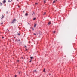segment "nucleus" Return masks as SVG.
Segmentation results:
<instances>
[{
  "label": "nucleus",
  "instance_id": "f257e3e1",
  "mask_svg": "<svg viewBox=\"0 0 77 77\" xmlns=\"http://www.w3.org/2000/svg\"><path fill=\"white\" fill-rule=\"evenodd\" d=\"M17 21L16 20V19H14V20H13V21H12V22L11 23V24H13L14 23H15V21Z\"/></svg>",
  "mask_w": 77,
  "mask_h": 77
},
{
  "label": "nucleus",
  "instance_id": "f03ea898",
  "mask_svg": "<svg viewBox=\"0 0 77 77\" xmlns=\"http://www.w3.org/2000/svg\"><path fill=\"white\" fill-rule=\"evenodd\" d=\"M6 0H4L3 1V3H6Z\"/></svg>",
  "mask_w": 77,
  "mask_h": 77
},
{
  "label": "nucleus",
  "instance_id": "7ed1b4c3",
  "mask_svg": "<svg viewBox=\"0 0 77 77\" xmlns=\"http://www.w3.org/2000/svg\"><path fill=\"white\" fill-rule=\"evenodd\" d=\"M4 17V16H3V15H2V16L1 19H2V18H3Z\"/></svg>",
  "mask_w": 77,
  "mask_h": 77
},
{
  "label": "nucleus",
  "instance_id": "20e7f679",
  "mask_svg": "<svg viewBox=\"0 0 77 77\" xmlns=\"http://www.w3.org/2000/svg\"><path fill=\"white\" fill-rule=\"evenodd\" d=\"M0 6H2L3 5V4H2V3L0 2Z\"/></svg>",
  "mask_w": 77,
  "mask_h": 77
},
{
  "label": "nucleus",
  "instance_id": "39448f33",
  "mask_svg": "<svg viewBox=\"0 0 77 77\" xmlns=\"http://www.w3.org/2000/svg\"><path fill=\"white\" fill-rule=\"evenodd\" d=\"M48 24H49V25H50V24H51V22H49L48 23Z\"/></svg>",
  "mask_w": 77,
  "mask_h": 77
},
{
  "label": "nucleus",
  "instance_id": "423d86ee",
  "mask_svg": "<svg viewBox=\"0 0 77 77\" xmlns=\"http://www.w3.org/2000/svg\"><path fill=\"white\" fill-rule=\"evenodd\" d=\"M34 27H36V24H35L34 25Z\"/></svg>",
  "mask_w": 77,
  "mask_h": 77
},
{
  "label": "nucleus",
  "instance_id": "0eeeda50",
  "mask_svg": "<svg viewBox=\"0 0 77 77\" xmlns=\"http://www.w3.org/2000/svg\"><path fill=\"white\" fill-rule=\"evenodd\" d=\"M25 15H26V16H27V15H28V14L26 13Z\"/></svg>",
  "mask_w": 77,
  "mask_h": 77
},
{
  "label": "nucleus",
  "instance_id": "6e6552de",
  "mask_svg": "<svg viewBox=\"0 0 77 77\" xmlns=\"http://www.w3.org/2000/svg\"><path fill=\"white\" fill-rule=\"evenodd\" d=\"M33 58V57H30V59H32Z\"/></svg>",
  "mask_w": 77,
  "mask_h": 77
},
{
  "label": "nucleus",
  "instance_id": "1a4fd4ad",
  "mask_svg": "<svg viewBox=\"0 0 77 77\" xmlns=\"http://www.w3.org/2000/svg\"><path fill=\"white\" fill-rule=\"evenodd\" d=\"M44 3H46V1L45 0L44 1Z\"/></svg>",
  "mask_w": 77,
  "mask_h": 77
},
{
  "label": "nucleus",
  "instance_id": "9d476101",
  "mask_svg": "<svg viewBox=\"0 0 77 77\" xmlns=\"http://www.w3.org/2000/svg\"><path fill=\"white\" fill-rule=\"evenodd\" d=\"M34 72H36V70H34Z\"/></svg>",
  "mask_w": 77,
  "mask_h": 77
},
{
  "label": "nucleus",
  "instance_id": "9b49d317",
  "mask_svg": "<svg viewBox=\"0 0 77 77\" xmlns=\"http://www.w3.org/2000/svg\"><path fill=\"white\" fill-rule=\"evenodd\" d=\"M45 69H44L43 71V72H45Z\"/></svg>",
  "mask_w": 77,
  "mask_h": 77
},
{
  "label": "nucleus",
  "instance_id": "f8f14e48",
  "mask_svg": "<svg viewBox=\"0 0 77 77\" xmlns=\"http://www.w3.org/2000/svg\"><path fill=\"white\" fill-rule=\"evenodd\" d=\"M33 20H36V18H34L33 19Z\"/></svg>",
  "mask_w": 77,
  "mask_h": 77
},
{
  "label": "nucleus",
  "instance_id": "ddd939ff",
  "mask_svg": "<svg viewBox=\"0 0 77 77\" xmlns=\"http://www.w3.org/2000/svg\"><path fill=\"white\" fill-rule=\"evenodd\" d=\"M46 14V12H45L44 13V14H43V15H45Z\"/></svg>",
  "mask_w": 77,
  "mask_h": 77
},
{
  "label": "nucleus",
  "instance_id": "4468645a",
  "mask_svg": "<svg viewBox=\"0 0 77 77\" xmlns=\"http://www.w3.org/2000/svg\"><path fill=\"white\" fill-rule=\"evenodd\" d=\"M53 3H55V1H54L53 2Z\"/></svg>",
  "mask_w": 77,
  "mask_h": 77
},
{
  "label": "nucleus",
  "instance_id": "2eb2a0df",
  "mask_svg": "<svg viewBox=\"0 0 77 77\" xmlns=\"http://www.w3.org/2000/svg\"><path fill=\"white\" fill-rule=\"evenodd\" d=\"M18 36H20V33H18Z\"/></svg>",
  "mask_w": 77,
  "mask_h": 77
},
{
  "label": "nucleus",
  "instance_id": "dca6fc26",
  "mask_svg": "<svg viewBox=\"0 0 77 77\" xmlns=\"http://www.w3.org/2000/svg\"><path fill=\"white\" fill-rule=\"evenodd\" d=\"M35 5H38V3H35Z\"/></svg>",
  "mask_w": 77,
  "mask_h": 77
},
{
  "label": "nucleus",
  "instance_id": "f3484780",
  "mask_svg": "<svg viewBox=\"0 0 77 77\" xmlns=\"http://www.w3.org/2000/svg\"><path fill=\"white\" fill-rule=\"evenodd\" d=\"M11 1H11H11H10V0H8V2H11Z\"/></svg>",
  "mask_w": 77,
  "mask_h": 77
},
{
  "label": "nucleus",
  "instance_id": "a211bd4d",
  "mask_svg": "<svg viewBox=\"0 0 77 77\" xmlns=\"http://www.w3.org/2000/svg\"><path fill=\"white\" fill-rule=\"evenodd\" d=\"M8 13H9V12L8 11L7 12V14H8Z\"/></svg>",
  "mask_w": 77,
  "mask_h": 77
},
{
  "label": "nucleus",
  "instance_id": "6ab92c4d",
  "mask_svg": "<svg viewBox=\"0 0 77 77\" xmlns=\"http://www.w3.org/2000/svg\"><path fill=\"white\" fill-rule=\"evenodd\" d=\"M33 14H32V15H33V14H35V13L34 12H33Z\"/></svg>",
  "mask_w": 77,
  "mask_h": 77
},
{
  "label": "nucleus",
  "instance_id": "aec40b11",
  "mask_svg": "<svg viewBox=\"0 0 77 77\" xmlns=\"http://www.w3.org/2000/svg\"><path fill=\"white\" fill-rule=\"evenodd\" d=\"M32 30H34V28H32Z\"/></svg>",
  "mask_w": 77,
  "mask_h": 77
},
{
  "label": "nucleus",
  "instance_id": "412c9836",
  "mask_svg": "<svg viewBox=\"0 0 77 77\" xmlns=\"http://www.w3.org/2000/svg\"><path fill=\"white\" fill-rule=\"evenodd\" d=\"M3 24V23L2 22V23H1V24Z\"/></svg>",
  "mask_w": 77,
  "mask_h": 77
},
{
  "label": "nucleus",
  "instance_id": "4be33fe9",
  "mask_svg": "<svg viewBox=\"0 0 77 77\" xmlns=\"http://www.w3.org/2000/svg\"><path fill=\"white\" fill-rule=\"evenodd\" d=\"M34 35H36V34L35 33H34Z\"/></svg>",
  "mask_w": 77,
  "mask_h": 77
},
{
  "label": "nucleus",
  "instance_id": "5701e85b",
  "mask_svg": "<svg viewBox=\"0 0 77 77\" xmlns=\"http://www.w3.org/2000/svg\"><path fill=\"white\" fill-rule=\"evenodd\" d=\"M53 32H54V33H55L56 31H54Z\"/></svg>",
  "mask_w": 77,
  "mask_h": 77
},
{
  "label": "nucleus",
  "instance_id": "b1692460",
  "mask_svg": "<svg viewBox=\"0 0 77 77\" xmlns=\"http://www.w3.org/2000/svg\"><path fill=\"white\" fill-rule=\"evenodd\" d=\"M32 62V60H31L29 61V62Z\"/></svg>",
  "mask_w": 77,
  "mask_h": 77
},
{
  "label": "nucleus",
  "instance_id": "393cba45",
  "mask_svg": "<svg viewBox=\"0 0 77 77\" xmlns=\"http://www.w3.org/2000/svg\"><path fill=\"white\" fill-rule=\"evenodd\" d=\"M17 41H20V40H17Z\"/></svg>",
  "mask_w": 77,
  "mask_h": 77
},
{
  "label": "nucleus",
  "instance_id": "a878e982",
  "mask_svg": "<svg viewBox=\"0 0 77 77\" xmlns=\"http://www.w3.org/2000/svg\"><path fill=\"white\" fill-rule=\"evenodd\" d=\"M21 58H22V59H23V57H21Z\"/></svg>",
  "mask_w": 77,
  "mask_h": 77
},
{
  "label": "nucleus",
  "instance_id": "bb28decb",
  "mask_svg": "<svg viewBox=\"0 0 77 77\" xmlns=\"http://www.w3.org/2000/svg\"><path fill=\"white\" fill-rule=\"evenodd\" d=\"M2 39H3V38H4V37H2Z\"/></svg>",
  "mask_w": 77,
  "mask_h": 77
},
{
  "label": "nucleus",
  "instance_id": "cd10ccee",
  "mask_svg": "<svg viewBox=\"0 0 77 77\" xmlns=\"http://www.w3.org/2000/svg\"><path fill=\"white\" fill-rule=\"evenodd\" d=\"M18 7L19 8H20V6H18Z\"/></svg>",
  "mask_w": 77,
  "mask_h": 77
},
{
  "label": "nucleus",
  "instance_id": "c85d7f7f",
  "mask_svg": "<svg viewBox=\"0 0 77 77\" xmlns=\"http://www.w3.org/2000/svg\"><path fill=\"white\" fill-rule=\"evenodd\" d=\"M15 77H17V75H15Z\"/></svg>",
  "mask_w": 77,
  "mask_h": 77
},
{
  "label": "nucleus",
  "instance_id": "c756f323",
  "mask_svg": "<svg viewBox=\"0 0 77 77\" xmlns=\"http://www.w3.org/2000/svg\"><path fill=\"white\" fill-rule=\"evenodd\" d=\"M17 62H19V60H17Z\"/></svg>",
  "mask_w": 77,
  "mask_h": 77
},
{
  "label": "nucleus",
  "instance_id": "7c9ffc66",
  "mask_svg": "<svg viewBox=\"0 0 77 77\" xmlns=\"http://www.w3.org/2000/svg\"><path fill=\"white\" fill-rule=\"evenodd\" d=\"M7 30H8V31H9V30L8 29H7Z\"/></svg>",
  "mask_w": 77,
  "mask_h": 77
},
{
  "label": "nucleus",
  "instance_id": "2f4dec72",
  "mask_svg": "<svg viewBox=\"0 0 77 77\" xmlns=\"http://www.w3.org/2000/svg\"><path fill=\"white\" fill-rule=\"evenodd\" d=\"M56 0V1H57V0Z\"/></svg>",
  "mask_w": 77,
  "mask_h": 77
},
{
  "label": "nucleus",
  "instance_id": "473e14b6",
  "mask_svg": "<svg viewBox=\"0 0 77 77\" xmlns=\"http://www.w3.org/2000/svg\"><path fill=\"white\" fill-rule=\"evenodd\" d=\"M17 0V1H18V0Z\"/></svg>",
  "mask_w": 77,
  "mask_h": 77
},
{
  "label": "nucleus",
  "instance_id": "72a5a7b5",
  "mask_svg": "<svg viewBox=\"0 0 77 77\" xmlns=\"http://www.w3.org/2000/svg\"><path fill=\"white\" fill-rule=\"evenodd\" d=\"M23 12H24V11H23Z\"/></svg>",
  "mask_w": 77,
  "mask_h": 77
},
{
  "label": "nucleus",
  "instance_id": "f704fd0d",
  "mask_svg": "<svg viewBox=\"0 0 77 77\" xmlns=\"http://www.w3.org/2000/svg\"><path fill=\"white\" fill-rule=\"evenodd\" d=\"M14 38H15V37H14Z\"/></svg>",
  "mask_w": 77,
  "mask_h": 77
},
{
  "label": "nucleus",
  "instance_id": "c9c22d12",
  "mask_svg": "<svg viewBox=\"0 0 77 77\" xmlns=\"http://www.w3.org/2000/svg\"><path fill=\"white\" fill-rule=\"evenodd\" d=\"M19 72V74H20V72Z\"/></svg>",
  "mask_w": 77,
  "mask_h": 77
},
{
  "label": "nucleus",
  "instance_id": "e433bc0d",
  "mask_svg": "<svg viewBox=\"0 0 77 77\" xmlns=\"http://www.w3.org/2000/svg\"><path fill=\"white\" fill-rule=\"evenodd\" d=\"M12 0H11V1H12Z\"/></svg>",
  "mask_w": 77,
  "mask_h": 77
}]
</instances>
